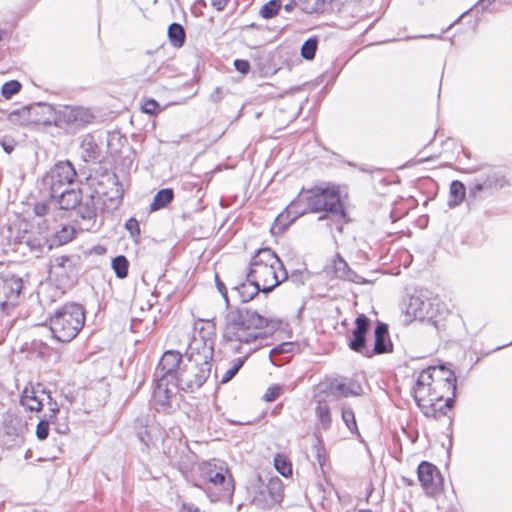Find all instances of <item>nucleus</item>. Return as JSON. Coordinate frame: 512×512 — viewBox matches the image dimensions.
<instances>
[{
    "instance_id": "f257e3e1",
    "label": "nucleus",
    "mask_w": 512,
    "mask_h": 512,
    "mask_svg": "<svg viewBox=\"0 0 512 512\" xmlns=\"http://www.w3.org/2000/svg\"><path fill=\"white\" fill-rule=\"evenodd\" d=\"M276 328V323L256 310L244 307L230 310L225 315L224 340L234 352L242 353V344L250 345L267 336L265 329Z\"/></svg>"
},
{
    "instance_id": "f03ea898",
    "label": "nucleus",
    "mask_w": 512,
    "mask_h": 512,
    "mask_svg": "<svg viewBox=\"0 0 512 512\" xmlns=\"http://www.w3.org/2000/svg\"><path fill=\"white\" fill-rule=\"evenodd\" d=\"M288 209L295 214L292 220L307 212H324L319 216V220L326 219L329 215H345L339 191L330 187L315 186L312 189L303 190L298 198L291 202Z\"/></svg>"
},
{
    "instance_id": "7ed1b4c3",
    "label": "nucleus",
    "mask_w": 512,
    "mask_h": 512,
    "mask_svg": "<svg viewBox=\"0 0 512 512\" xmlns=\"http://www.w3.org/2000/svg\"><path fill=\"white\" fill-rule=\"evenodd\" d=\"M456 382L455 373L444 365L430 366L421 371L412 389V395L416 404L422 410V404L443 401L445 394L438 391L441 385L446 386L447 392L450 393L456 390Z\"/></svg>"
},
{
    "instance_id": "20e7f679",
    "label": "nucleus",
    "mask_w": 512,
    "mask_h": 512,
    "mask_svg": "<svg viewBox=\"0 0 512 512\" xmlns=\"http://www.w3.org/2000/svg\"><path fill=\"white\" fill-rule=\"evenodd\" d=\"M246 277L257 283L263 293L268 294L288 278V273L272 249L262 248L252 257Z\"/></svg>"
},
{
    "instance_id": "39448f33",
    "label": "nucleus",
    "mask_w": 512,
    "mask_h": 512,
    "mask_svg": "<svg viewBox=\"0 0 512 512\" xmlns=\"http://www.w3.org/2000/svg\"><path fill=\"white\" fill-rule=\"evenodd\" d=\"M85 309L81 304L70 302L57 308L49 318L53 337L63 343L72 341L85 324Z\"/></svg>"
},
{
    "instance_id": "423d86ee",
    "label": "nucleus",
    "mask_w": 512,
    "mask_h": 512,
    "mask_svg": "<svg viewBox=\"0 0 512 512\" xmlns=\"http://www.w3.org/2000/svg\"><path fill=\"white\" fill-rule=\"evenodd\" d=\"M211 363H198L185 357L178 375H176L175 381L179 386V389L183 391L194 392L195 390L202 387L207 381L211 373Z\"/></svg>"
},
{
    "instance_id": "0eeeda50",
    "label": "nucleus",
    "mask_w": 512,
    "mask_h": 512,
    "mask_svg": "<svg viewBox=\"0 0 512 512\" xmlns=\"http://www.w3.org/2000/svg\"><path fill=\"white\" fill-rule=\"evenodd\" d=\"M214 325L207 321L206 327H202L199 331V337H194L190 342L185 357L198 363H211L214 355Z\"/></svg>"
},
{
    "instance_id": "6e6552de",
    "label": "nucleus",
    "mask_w": 512,
    "mask_h": 512,
    "mask_svg": "<svg viewBox=\"0 0 512 512\" xmlns=\"http://www.w3.org/2000/svg\"><path fill=\"white\" fill-rule=\"evenodd\" d=\"M77 260L75 256L61 255L51 261L50 274L58 282L57 287H52L55 292L63 293L64 291H59L60 288H69L76 283L79 273Z\"/></svg>"
},
{
    "instance_id": "1a4fd4ad",
    "label": "nucleus",
    "mask_w": 512,
    "mask_h": 512,
    "mask_svg": "<svg viewBox=\"0 0 512 512\" xmlns=\"http://www.w3.org/2000/svg\"><path fill=\"white\" fill-rule=\"evenodd\" d=\"M76 176V170L70 161L56 163L43 178L44 184L49 187L50 197L71 187Z\"/></svg>"
},
{
    "instance_id": "9d476101",
    "label": "nucleus",
    "mask_w": 512,
    "mask_h": 512,
    "mask_svg": "<svg viewBox=\"0 0 512 512\" xmlns=\"http://www.w3.org/2000/svg\"><path fill=\"white\" fill-rule=\"evenodd\" d=\"M22 289L21 277L10 272L0 274V314H7L17 304Z\"/></svg>"
},
{
    "instance_id": "9b49d317",
    "label": "nucleus",
    "mask_w": 512,
    "mask_h": 512,
    "mask_svg": "<svg viewBox=\"0 0 512 512\" xmlns=\"http://www.w3.org/2000/svg\"><path fill=\"white\" fill-rule=\"evenodd\" d=\"M282 500L283 483L278 477L270 478L253 497V503L263 509H270L281 503Z\"/></svg>"
},
{
    "instance_id": "f8f14e48",
    "label": "nucleus",
    "mask_w": 512,
    "mask_h": 512,
    "mask_svg": "<svg viewBox=\"0 0 512 512\" xmlns=\"http://www.w3.org/2000/svg\"><path fill=\"white\" fill-rule=\"evenodd\" d=\"M506 185H508V180L505 175L500 171L490 169L469 184V195L476 198L480 192L502 189Z\"/></svg>"
},
{
    "instance_id": "ddd939ff",
    "label": "nucleus",
    "mask_w": 512,
    "mask_h": 512,
    "mask_svg": "<svg viewBox=\"0 0 512 512\" xmlns=\"http://www.w3.org/2000/svg\"><path fill=\"white\" fill-rule=\"evenodd\" d=\"M184 360L185 357L179 352L174 350L166 351L158 363L154 377H167V379L175 380Z\"/></svg>"
},
{
    "instance_id": "4468645a",
    "label": "nucleus",
    "mask_w": 512,
    "mask_h": 512,
    "mask_svg": "<svg viewBox=\"0 0 512 512\" xmlns=\"http://www.w3.org/2000/svg\"><path fill=\"white\" fill-rule=\"evenodd\" d=\"M179 386L175 380L167 377H155V387L153 390V400L156 405L167 408L170 407L171 399L175 396Z\"/></svg>"
},
{
    "instance_id": "2eb2a0df",
    "label": "nucleus",
    "mask_w": 512,
    "mask_h": 512,
    "mask_svg": "<svg viewBox=\"0 0 512 512\" xmlns=\"http://www.w3.org/2000/svg\"><path fill=\"white\" fill-rule=\"evenodd\" d=\"M216 490L215 498L212 501L226 498L232 495L234 491V482L231 474L223 463H220V469L213 474L212 479L208 482Z\"/></svg>"
},
{
    "instance_id": "dca6fc26",
    "label": "nucleus",
    "mask_w": 512,
    "mask_h": 512,
    "mask_svg": "<svg viewBox=\"0 0 512 512\" xmlns=\"http://www.w3.org/2000/svg\"><path fill=\"white\" fill-rule=\"evenodd\" d=\"M370 329V320L365 315H359L355 320V328L352 331V337L349 339L348 346L352 351L361 353L368 351L366 347V334Z\"/></svg>"
},
{
    "instance_id": "f3484780",
    "label": "nucleus",
    "mask_w": 512,
    "mask_h": 512,
    "mask_svg": "<svg viewBox=\"0 0 512 512\" xmlns=\"http://www.w3.org/2000/svg\"><path fill=\"white\" fill-rule=\"evenodd\" d=\"M392 350L393 344L389 336L388 325L378 322L374 329V347L364 352V356L371 358L374 355L392 352Z\"/></svg>"
},
{
    "instance_id": "a211bd4d",
    "label": "nucleus",
    "mask_w": 512,
    "mask_h": 512,
    "mask_svg": "<svg viewBox=\"0 0 512 512\" xmlns=\"http://www.w3.org/2000/svg\"><path fill=\"white\" fill-rule=\"evenodd\" d=\"M417 474L426 493L430 495L434 494L438 489L437 483L435 482V474L439 476L436 466L429 462L422 461L418 465Z\"/></svg>"
},
{
    "instance_id": "6ab92c4d",
    "label": "nucleus",
    "mask_w": 512,
    "mask_h": 512,
    "mask_svg": "<svg viewBox=\"0 0 512 512\" xmlns=\"http://www.w3.org/2000/svg\"><path fill=\"white\" fill-rule=\"evenodd\" d=\"M456 396V390L447 392L446 399H443L444 404H440L442 401H433L428 404H422V412L427 417L440 418L447 414V410L451 409L454 405V398Z\"/></svg>"
},
{
    "instance_id": "aec40b11",
    "label": "nucleus",
    "mask_w": 512,
    "mask_h": 512,
    "mask_svg": "<svg viewBox=\"0 0 512 512\" xmlns=\"http://www.w3.org/2000/svg\"><path fill=\"white\" fill-rule=\"evenodd\" d=\"M51 198L56 200L59 207L63 210L75 209L83 199L81 189H74L72 187L64 189Z\"/></svg>"
},
{
    "instance_id": "412c9836",
    "label": "nucleus",
    "mask_w": 512,
    "mask_h": 512,
    "mask_svg": "<svg viewBox=\"0 0 512 512\" xmlns=\"http://www.w3.org/2000/svg\"><path fill=\"white\" fill-rule=\"evenodd\" d=\"M232 291L237 294L242 303H246L258 295L260 291L262 292V288L257 285V283H254L247 278L246 282H242L241 284L234 286Z\"/></svg>"
},
{
    "instance_id": "4be33fe9",
    "label": "nucleus",
    "mask_w": 512,
    "mask_h": 512,
    "mask_svg": "<svg viewBox=\"0 0 512 512\" xmlns=\"http://www.w3.org/2000/svg\"><path fill=\"white\" fill-rule=\"evenodd\" d=\"M78 215L87 221L94 220L97 217V206L93 195H88L83 198L79 205L76 207Z\"/></svg>"
},
{
    "instance_id": "5701e85b",
    "label": "nucleus",
    "mask_w": 512,
    "mask_h": 512,
    "mask_svg": "<svg viewBox=\"0 0 512 512\" xmlns=\"http://www.w3.org/2000/svg\"><path fill=\"white\" fill-rule=\"evenodd\" d=\"M149 423L150 418L148 414H140L134 420V429L136 431V435L145 445H148L149 441L151 440L148 431Z\"/></svg>"
},
{
    "instance_id": "b1692460",
    "label": "nucleus",
    "mask_w": 512,
    "mask_h": 512,
    "mask_svg": "<svg viewBox=\"0 0 512 512\" xmlns=\"http://www.w3.org/2000/svg\"><path fill=\"white\" fill-rule=\"evenodd\" d=\"M174 198V191L171 188L159 190L150 204V211H158L165 208Z\"/></svg>"
},
{
    "instance_id": "393cba45",
    "label": "nucleus",
    "mask_w": 512,
    "mask_h": 512,
    "mask_svg": "<svg viewBox=\"0 0 512 512\" xmlns=\"http://www.w3.org/2000/svg\"><path fill=\"white\" fill-rule=\"evenodd\" d=\"M315 413L318 418L320 427L323 430H328L332 425V415L330 408L326 401L318 400L315 408Z\"/></svg>"
},
{
    "instance_id": "a878e982",
    "label": "nucleus",
    "mask_w": 512,
    "mask_h": 512,
    "mask_svg": "<svg viewBox=\"0 0 512 512\" xmlns=\"http://www.w3.org/2000/svg\"><path fill=\"white\" fill-rule=\"evenodd\" d=\"M22 406L30 411H41L43 407L42 400L37 396L34 389L25 388L20 399Z\"/></svg>"
},
{
    "instance_id": "bb28decb",
    "label": "nucleus",
    "mask_w": 512,
    "mask_h": 512,
    "mask_svg": "<svg viewBox=\"0 0 512 512\" xmlns=\"http://www.w3.org/2000/svg\"><path fill=\"white\" fill-rule=\"evenodd\" d=\"M430 303L427 301H422L418 297H412L410 299V303L408 306V312L412 313L415 318L424 319L431 318L432 314L429 313L428 307Z\"/></svg>"
},
{
    "instance_id": "cd10ccee",
    "label": "nucleus",
    "mask_w": 512,
    "mask_h": 512,
    "mask_svg": "<svg viewBox=\"0 0 512 512\" xmlns=\"http://www.w3.org/2000/svg\"><path fill=\"white\" fill-rule=\"evenodd\" d=\"M259 346L255 348L249 347L246 351H244V356L238 357L232 364V366L224 373L221 383H227L238 373L241 367L244 365L247 358L257 349Z\"/></svg>"
},
{
    "instance_id": "c85d7f7f",
    "label": "nucleus",
    "mask_w": 512,
    "mask_h": 512,
    "mask_svg": "<svg viewBox=\"0 0 512 512\" xmlns=\"http://www.w3.org/2000/svg\"><path fill=\"white\" fill-rule=\"evenodd\" d=\"M168 37L174 47H182L186 39V33L183 26L176 22L171 23L168 27Z\"/></svg>"
},
{
    "instance_id": "c756f323",
    "label": "nucleus",
    "mask_w": 512,
    "mask_h": 512,
    "mask_svg": "<svg viewBox=\"0 0 512 512\" xmlns=\"http://www.w3.org/2000/svg\"><path fill=\"white\" fill-rule=\"evenodd\" d=\"M450 200L448 202L449 207H456L465 198L466 188L461 181L455 180L450 185Z\"/></svg>"
},
{
    "instance_id": "7c9ffc66",
    "label": "nucleus",
    "mask_w": 512,
    "mask_h": 512,
    "mask_svg": "<svg viewBox=\"0 0 512 512\" xmlns=\"http://www.w3.org/2000/svg\"><path fill=\"white\" fill-rule=\"evenodd\" d=\"M333 0H298L300 9L308 14L323 12L325 5Z\"/></svg>"
},
{
    "instance_id": "2f4dec72",
    "label": "nucleus",
    "mask_w": 512,
    "mask_h": 512,
    "mask_svg": "<svg viewBox=\"0 0 512 512\" xmlns=\"http://www.w3.org/2000/svg\"><path fill=\"white\" fill-rule=\"evenodd\" d=\"M26 244L31 252L43 253L45 250H50L53 246L45 237H27Z\"/></svg>"
},
{
    "instance_id": "473e14b6",
    "label": "nucleus",
    "mask_w": 512,
    "mask_h": 512,
    "mask_svg": "<svg viewBox=\"0 0 512 512\" xmlns=\"http://www.w3.org/2000/svg\"><path fill=\"white\" fill-rule=\"evenodd\" d=\"M335 391L338 392L343 397H349L360 395L362 392V388L359 384L350 381L348 383H338L335 386Z\"/></svg>"
},
{
    "instance_id": "72a5a7b5",
    "label": "nucleus",
    "mask_w": 512,
    "mask_h": 512,
    "mask_svg": "<svg viewBox=\"0 0 512 512\" xmlns=\"http://www.w3.org/2000/svg\"><path fill=\"white\" fill-rule=\"evenodd\" d=\"M112 268L119 279H124L128 275L129 262L123 255H118L112 260Z\"/></svg>"
},
{
    "instance_id": "f704fd0d",
    "label": "nucleus",
    "mask_w": 512,
    "mask_h": 512,
    "mask_svg": "<svg viewBox=\"0 0 512 512\" xmlns=\"http://www.w3.org/2000/svg\"><path fill=\"white\" fill-rule=\"evenodd\" d=\"M219 469L220 464H217V462L215 461L202 463L199 467V474L203 480V483L208 484V482L212 479L213 474L217 472Z\"/></svg>"
},
{
    "instance_id": "c9c22d12",
    "label": "nucleus",
    "mask_w": 512,
    "mask_h": 512,
    "mask_svg": "<svg viewBox=\"0 0 512 512\" xmlns=\"http://www.w3.org/2000/svg\"><path fill=\"white\" fill-rule=\"evenodd\" d=\"M281 7V0H270L262 6L259 13L264 19H270L278 14Z\"/></svg>"
},
{
    "instance_id": "e433bc0d",
    "label": "nucleus",
    "mask_w": 512,
    "mask_h": 512,
    "mask_svg": "<svg viewBox=\"0 0 512 512\" xmlns=\"http://www.w3.org/2000/svg\"><path fill=\"white\" fill-rule=\"evenodd\" d=\"M341 416L342 420L344 421L345 425L350 430V432L356 433L358 431V428L355 420V414L352 408L347 405H342Z\"/></svg>"
},
{
    "instance_id": "4c0bfd02",
    "label": "nucleus",
    "mask_w": 512,
    "mask_h": 512,
    "mask_svg": "<svg viewBox=\"0 0 512 512\" xmlns=\"http://www.w3.org/2000/svg\"><path fill=\"white\" fill-rule=\"evenodd\" d=\"M318 47V39L315 37L308 38L301 47V56L306 60H312L315 57Z\"/></svg>"
},
{
    "instance_id": "58836bf2",
    "label": "nucleus",
    "mask_w": 512,
    "mask_h": 512,
    "mask_svg": "<svg viewBox=\"0 0 512 512\" xmlns=\"http://www.w3.org/2000/svg\"><path fill=\"white\" fill-rule=\"evenodd\" d=\"M92 118V114L83 108L72 109L68 114V121L79 122L80 124L89 123Z\"/></svg>"
},
{
    "instance_id": "ea45409f",
    "label": "nucleus",
    "mask_w": 512,
    "mask_h": 512,
    "mask_svg": "<svg viewBox=\"0 0 512 512\" xmlns=\"http://www.w3.org/2000/svg\"><path fill=\"white\" fill-rule=\"evenodd\" d=\"M74 235L75 230L72 226H64L55 233L54 242L57 243V245L66 244L74 238Z\"/></svg>"
},
{
    "instance_id": "a19ab883",
    "label": "nucleus",
    "mask_w": 512,
    "mask_h": 512,
    "mask_svg": "<svg viewBox=\"0 0 512 512\" xmlns=\"http://www.w3.org/2000/svg\"><path fill=\"white\" fill-rule=\"evenodd\" d=\"M276 470L283 476L288 477L292 474V465L289 460L281 455H277L274 459Z\"/></svg>"
},
{
    "instance_id": "79ce46f5",
    "label": "nucleus",
    "mask_w": 512,
    "mask_h": 512,
    "mask_svg": "<svg viewBox=\"0 0 512 512\" xmlns=\"http://www.w3.org/2000/svg\"><path fill=\"white\" fill-rule=\"evenodd\" d=\"M21 89V84L17 80H11L3 84L1 93L5 99L12 98Z\"/></svg>"
},
{
    "instance_id": "37998d69",
    "label": "nucleus",
    "mask_w": 512,
    "mask_h": 512,
    "mask_svg": "<svg viewBox=\"0 0 512 512\" xmlns=\"http://www.w3.org/2000/svg\"><path fill=\"white\" fill-rule=\"evenodd\" d=\"M297 347L298 345L294 342H284L271 349L269 356L270 358H272L274 355L292 353ZM271 361L274 364H276V362L273 359H271Z\"/></svg>"
},
{
    "instance_id": "c03bdc74",
    "label": "nucleus",
    "mask_w": 512,
    "mask_h": 512,
    "mask_svg": "<svg viewBox=\"0 0 512 512\" xmlns=\"http://www.w3.org/2000/svg\"><path fill=\"white\" fill-rule=\"evenodd\" d=\"M83 155L85 161L96 159L98 156V147L92 141H84L82 144Z\"/></svg>"
},
{
    "instance_id": "a18cd8bd",
    "label": "nucleus",
    "mask_w": 512,
    "mask_h": 512,
    "mask_svg": "<svg viewBox=\"0 0 512 512\" xmlns=\"http://www.w3.org/2000/svg\"><path fill=\"white\" fill-rule=\"evenodd\" d=\"M49 421L48 419H41L36 427V436L39 440H45L49 435Z\"/></svg>"
},
{
    "instance_id": "49530a36",
    "label": "nucleus",
    "mask_w": 512,
    "mask_h": 512,
    "mask_svg": "<svg viewBox=\"0 0 512 512\" xmlns=\"http://www.w3.org/2000/svg\"><path fill=\"white\" fill-rule=\"evenodd\" d=\"M349 268L350 267L347 264V262L342 258H338L337 260L334 261V271L336 277L339 279H343L346 276V272L348 271Z\"/></svg>"
},
{
    "instance_id": "de8ad7c7",
    "label": "nucleus",
    "mask_w": 512,
    "mask_h": 512,
    "mask_svg": "<svg viewBox=\"0 0 512 512\" xmlns=\"http://www.w3.org/2000/svg\"><path fill=\"white\" fill-rule=\"evenodd\" d=\"M282 388L279 385H272L268 387L266 392L263 395V400L266 402L275 401L281 394Z\"/></svg>"
},
{
    "instance_id": "09e8293b",
    "label": "nucleus",
    "mask_w": 512,
    "mask_h": 512,
    "mask_svg": "<svg viewBox=\"0 0 512 512\" xmlns=\"http://www.w3.org/2000/svg\"><path fill=\"white\" fill-rule=\"evenodd\" d=\"M142 110L144 113L149 115H154L161 111L159 103L154 99H148L144 102L142 106Z\"/></svg>"
},
{
    "instance_id": "8fccbe9b",
    "label": "nucleus",
    "mask_w": 512,
    "mask_h": 512,
    "mask_svg": "<svg viewBox=\"0 0 512 512\" xmlns=\"http://www.w3.org/2000/svg\"><path fill=\"white\" fill-rule=\"evenodd\" d=\"M125 228L129 231L132 237L140 235V226L135 218H130L125 223Z\"/></svg>"
},
{
    "instance_id": "3c124183",
    "label": "nucleus",
    "mask_w": 512,
    "mask_h": 512,
    "mask_svg": "<svg viewBox=\"0 0 512 512\" xmlns=\"http://www.w3.org/2000/svg\"><path fill=\"white\" fill-rule=\"evenodd\" d=\"M342 280H347L356 284H364L367 282L365 278L358 275L351 268L348 269V271L346 272V276Z\"/></svg>"
},
{
    "instance_id": "603ef678",
    "label": "nucleus",
    "mask_w": 512,
    "mask_h": 512,
    "mask_svg": "<svg viewBox=\"0 0 512 512\" xmlns=\"http://www.w3.org/2000/svg\"><path fill=\"white\" fill-rule=\"evenodd\" d=\"M234 67L240 73L247 74L250 70V63L248 60L236 59L234 61Z\"/></svg>"
},
{
    "instance_id": "864d4df0",
    "label": "nucleus",
    "mask_w": 512,
    "mask_h": 512,
    "mask_svg": "<svg viewBox=\"0 0 512 512\" xmlns=\"http://www.w3.org/2000/svg\"><path fill=\"white\" fill-rule=\"evenodd\" d=\"M215 282H216V286H217L219 293L222 295L226 304L228 305L229 300H228V295H227V288H226L225 284L220 280V278L217 274L215 275Z\"/></svg>"
},
{
    "instance_id": "5fc2aeb1",
    "label": "nucleus",
    "mask_w": 512,
    "mask_h": 512,
    "mask_svg": "<svg viewBox=\"0 0 512 512\" xmlns=\"http://www.w3.org/2000/svg\"><path fill=\"white\" fill-rule=\"evenodd\" d=\"M46 396L49 399V405H50V408H49L50 414L48 415L47 419L49 421H53L56 418V414L59 412V408H58V405L56 402H52V397L50 396V394H47Z\"/></svg>"
},
{
    "instance_id": "6e6d98bb",
    "label": "nucleus",
    "mask_w": 512,
    "mask_h": 512,
    "mask_svg": "<svg viewBox=\"0 0 512 512\" xmlns=\"http://www.w3.org/2000/svg\"><path fill=\"white\" fill-rule=\"evenodd\" d=\"M11 234V228L5 224L0 223V246L5 244V241L9 238Z\"/></svg>"
},
{
    "instance_id": "4d7b16f0",
    "label": "nucleus",
    "mask_w": 512,
    "mask_h": 512,
    "mask_svg": "<svg viewBox=\"0 0 512 512\" xmlns=\"http://www.w3.org/2000/svg\"><path fill=\"white\" fill-rule=\"evenodd\" d=\"M48 211V205L43 202L36 203L34 206V213L37 216H44L47 214Z\"/></svg>"
},
{
    "instance_id": "13d9d810",
    "label": "nucleus",
    "mask_w": 512,
    "mask_h": 512,
    "mask_svg": "<svg viewBox=\"0 0 512 512\" xmlns=\"http://www.w3.org/2000/svg\"><path fill=\"white\" fill-rule=\"evenodd\" d=\"M179 512H201L193 503L183 502L179 508Z\"/></svg>"
},
{
    "instance_id": "bf43d9fd",
    "label": "nucleus",
    "mask_w": 512,
    "mask_h": 512,
    "mask_svg": "<svg viewBox=\"0 0 512 512\" xmlns=\"http://www.w3.org/2000/svg\"><path fill=\"white\" fill-rule=\"evenodd\" d=\"M228 4V0H211V5L217 11H223Z\"/></svg>"
},
{
    "instance_id": "052dcab7",
    "label": "nucleus",
    "mask_w": 512,
    "mask_h": 512,
    "mask_svg": "<svg viewBox=\"0 0 512 512\" xmlns=\"http://www.w3.org/2000/svg\"><path fill=\"white\" fill-rule=\"evenodd\" d=\"M296 6H298V0H297V1L292 0V1H290L289 3H287L286 5H284V10H285L286 12H291V11H293V9H294Z\"/></svg>"
},
{
    "instance_id": "680f3d73",
    "label": "nucleus",
    "mask_w": 512,
    "mask_h": 512,
    "mask_svg": "<svg viewBox=\"0 0 512 512\" xmlns=\"http://www.w3.org/2000/svg\"><path fill=\"white\" fill-rule=\"evenodd\" d=\"M316 458H317V461H318L319 465L322 467L324 465V461L325 460H324V457L321 454V449L320 448L317 449Z\"/></svg>"
},
{
    "instance_id": "e2e57ef3",
    "label": "nucleus",
    "mask_w": 512,
    "mask_h": 512,
    "mask_svg": "<svg viewBox=\"0 0 512 512\" xmlns=\"http://www.w3.org/2000/svg\"><path fill=\"white\" fill-rule=\"evenodd\" d=\"M2 147L6 153H11L14 149L13 145L3 142Z\"/></svg>"
},
{
    "instance_id": "0e129e2a",
    "label": "nucleus",
    "mask_w": 512,
    "mask_h": 512,
    "mask_svg": "<svg viewBox=\"0 0 512 512\" xmlns=\"http://www.w3.org/2000/svg\"><path fill=\"white\" fill-rule=\"evenodd\" d=\"M438 391H440L441 393H444V394H445L444 399H446V397H447V388H446V386H442V385H441V386L438 388Z\"/></svg>"
},
{
    "instance_id": "69168bd1",
    "label": "nucleus",
    "mask_w": 512,
    "mask_h": 512,
    "mask_svg": "<svg viewBox=\"0 0 512 512\" xmlns=\"http://www.w3.org/2000/svg\"><path fill=\"white\" fill-rule=\"evenodd\" d=\"M195 6L206 7V2L204 0H197Z\"/></svg>"
},
{
    "instance_id": "338daca9",
    "label": "nucleus",
    "mask_w": 512,
    "mask_h": 512,
    "mask_svg": "<svg viewBox=\"0 0 512 512\" xmlns=\"http://www.w3.org/2000/svg\"><path fill=\"white\" fill-rule=\"evenodd\" d=\"M346 512H372L371 510H352V511H346Z\"/></svg>"
},
{
    "instance_id": "774afa93",
    "label": "nucleus",
    "mask_w": 512,
    "mask_h": 512,
    "mask_svg": "<svg viewBox=\"0 0 512 512\" xmlns=\"http://www.w3.org/2000/svg\"><path fill=\"white\" fill-rule=\"evenodd\" d=\"M468 12H464L463 14H461V16L454 22L455 23H458L460 21L461 18H463Z\"/></svg>"
}]
</instances>
